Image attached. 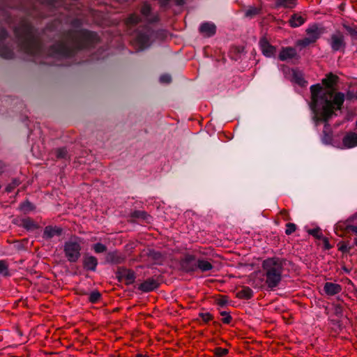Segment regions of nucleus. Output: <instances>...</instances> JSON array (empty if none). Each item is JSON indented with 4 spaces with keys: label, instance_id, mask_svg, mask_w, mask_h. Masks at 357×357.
<instances>
[{
    "label": "nucleus",
    "instance_id": "obj_1",
    "mask_svg": "<svg viewBox=\"0 0 357 357\" xmlns=\"http://www.w3.org/2000/svg\"><path fill=\"white\" fill-rule=\"evenodd\" d=\"M310 92V107L314 114L312 119L316 126H318L319 121L324 122L321 140L323 143L329 144L333 140V132L328 121L335 111L341 109L344 102V94L337 92L332 100L333 93L323 92L319 84L311 86Z\"/></svg>",
    "mask_w": 357,
    "mask_h": 357
},
{
    "label": "nucleus",
    "instance_id": "obj_2",
    "mask_svg": "<svg viewBox=\"0 0 357 357\" xmlns=\"http://www.w3.org/2000/svg\"><path fill=\"white\" fill-rule=\"evenodd\" d=\"M98 41V35L93 32L84 29L73 31L66 34L63 41L52 47L51 54L54 56H70L75 50L88 47Z\"/></svg>",
    "mask_w": 357,
    "mask_h": 357
},
{
    "label": "nucleus",
    "instance_id": "obj_3",
    "mask_svg": "<svg viewBox=\"0 0 357 357\" xmlns=\"http://www.w3.org/2000/svg\"><path fill=\"white\" fill-rule=\"evenodd\" d=\"M15 33L20 43L21 48L30 55H36L41 51V46L33 28L26 21H23L15 28Z\"/></svg>",
    "mask_w": 357,
    "mask_h": 357
},
{
    "label": "nucleus",
    "instance_id": "obj_4",
    "mask_svg": "<svg viewBox=\"0 0 357 357\" xmlns=\"http://www.w3.org/2000/svg\"><path fill=\"white\" fill-rule=\"evenodd\" d=\"M262 270L264 275L266 277L265 283L268 288L273 289L278 287L282 280V260L277 257L268 258L262 263Z\"/></svg>",
    "mask_w": 357,
    "mask_h": 357
},
{
    "label": "nucleus",
    "instance_id": "obj_5",
    "mask_svg": "<svg viewBox=\"0 0 357 357\" xmlns=\"http://www.w3.org/2000/svg\"><path fill=\"white\" fill-rule=\"evenodd\" d=\"M81 245L76 240L70 239L63 245V252L66 257L70 262H76L80 257Z\"/></svg>",
    "mask_w": 357,
    "mask_h": 357
},
{
    "label": "nucleus",
    "instance_id": "obj_6",
    "mask_svg": "<svg viewBox=\"0 0 357 357\" xmlns=\"http://www.w3.org/2000/svg\"><path fill=\"white\" fill-rule=\"evenodd\" d=\"M329 44L333 52H344L346 47L344 36L340 31H336L331 36Z\"/></svg>",
    "mask_w": 357,
    "mask_h": 357
},
{
    "label": "nucleus",
    "instance_id": "obj_7",
    "mask_svg": "<svg viewBox=\"0 0 357 357\" xmlns=\"http://www.w3.org/2000/svg\"><path fill=\"white\" fill-rule=\"evenodd\" d=\"M338 79H339V77L333 74L332 73H328V75H326V77L322 79V84L323 85H324L327 89H333L334 86L336 85V84L338 82ZM321 87H322L320 84H319ZM321 89H323V88H321ZM323 92H325V91H331L332 93H333V90H326V91H324L322 90ZM337 93H333V97H334V96ZM333 98H332L333 99Z\"/></svg>",
    "mask_w": 357,
    "mask_h": 357
},
{
    "label": "nucleus",
    "instance_id": "obj_8",
    "mask_svg": "<svg viewBox=\"0 0 357 357\" xmlns=\"http://www.w3.org/2000/svg\"><path fill=\"white\" fill-rule=\"evenodd\" d=\"M259 47L263 54L267 57H271L275 55L276 48L271 45L265 38L259 40Z\"/></svg>",
    "mask_w": 357,
    "mask_h": 357
},
{
    "label": "nucleus",
    "instance_id": "obj_9",
    "mask_svg": "<svg viewBox=\"0 0 357 357\" xmlns=\"http://www.w3.org/2000/svg\"><path fill=\"white\" fill-rule=\"evenodd\" d=\"M141 13L149 22H155L158 20V15L151 13V8L147 3L142 5Z\"/></svg>",
    "mask_w": 357,
    "mask_h": 357
},
{
    "label": "nucleus",
    "instance_id": "obj_10",
    "mask_svg": "<svg viewBox=\"0 0 357 357\" xmlns=\"http://www.w3.org/2000/svg\"><path fill=\"white\" fill-rule=\"evenodd\" d=\"M199 30L204 37H211L215 33L216 26L212 22H204L200 25Z\"/></svg>",
    "mask_w": 357,
    "mask_h": 357
},
{
    "label": "nucleus",
    "instance_id": "obj_11",
    "mask_svg": "<svg viewBox=\"0 0 357 357\" xmlns=\"http://www.w3.org/2000/svg\"><path fill=\"white\" fill-rule=\"evenodd\" d=\"M62 229L57 226H47L44 229L43 237L45 239H50L54 236H59L62 234Z\"/></svg>",
    "mask_w": 357,
    "mask_h": 357
},
{
    "label": "nucleus",
    "instance_id": "obj_12",
    "mask_svg": "<svg viewBox=\"0 0 357 357\" xmlns=\"http://www.w3.org/2000/svg\"><path fill=\"white\" fill-rule=\"evenodd\" d=\"M136 43L140 50H143L150 45V34L149 33H139L135 37Z\"/></svg>",
    "mask_w": 357,
    "mask_h": 357
},
{
    "label": "nucleus",
    "instance_id": "obj_13",
    "mask_svg": "<svg viewBox=\"0 0 357 357\" xmlns=\"http://www.w3.org/2000/svg\"><path fill=\"white\" fill-rule=\"evenodd\" d=\"M342 144L347 149L357 146V134L353 132H348L342 139Z\"/></svg>",
    "mask_w": 357,
    "mask_h": 357
},
{
    "label": "nucleus",
    "instance_id": "obj_14",
    "mask_svg": "<svg viewBox=\"0 0 357 357\" xmlns=\"http://www.w3.org/2000/svg\"><path fill=\"white\" fill-rule=\"evenodd\" d=\"M297 52L295 48L291 47H283L279 54L280 61H286L287 59L296 57Z\"/></svg>",
    "mask_w": 357,
    "mask_h": 357
},
{
    "label": "nucleus",
    "instance_id": "obj_15",
    "mask_svg": "<svg viewBox=\"0 0 357 357\" xmlns=\"http://www.w3.org/2000/svg\"><path fill=\"white\" fill-rule=\"evenodd\" d=\"M196 262L197 259L194 256H187L182 263L183 268L187 272L195 271L197 269Z\"/></svg>",
    "mask_w": 357,
    "mask_h": 357
},
{
    "label": "nucleus",
    "instance_id": "obj_16",
    "mask_svg": "<svg viewBox=\"0 0 357 357\" xmlns=\"http://www.w3.org/2000/svg\"><path fill=\"white\" fill-rule=\"evenodd\" d=\"M158 287V282L153 278H149L143 282L139 287V289L144 292L151 291Z\"/></svg>",
    "mask_w": 357,
    "mask_h": 357
},
{
    "label": "nucleus",
    "instance_id": "obj_17",
    "mask_svg": "<svg viewBox=\"0 0 357 357\" xmlns=\"http://www.w3.org/2000/svg\"><path fill=\"white\" fill-rule=\"evenodd\" d=\"M325 293L328 296H333L342 291V287L339 284L326 282L324 287Z\"/></svg>",
    "mask_w": 357,
    "mask_h": 357
},
{
    "label": "nucleus",
    "instance_id": "obj_18",
    "mask_svg": "<svg viewBox=\"0 0 357 357\" xmlns=\"http://www.w3.org/2000/svg\"><path fill=\"white\" fill-rule=\"evenodd\" d=\"M306 33L307 37L312 39L313 42H316L317 40L320 37L321 31L317 25H312L306 29Z\"/></svg>",
    "mask_w": 357,
    "mask_h": 357
},
{
    "label": "nucleus",
    "instance_id": "obj_19",
    "mask_svg": "<svg viewBox=\"0 0 357 357\" xmlns=\"http://www.w3.org/2000/svg\"><path fill=\"white\" fill-rule=\"evenodd\" d=\"M83 264L85 269L94 271L98 265V260L93 256H89L84 258Z\"/></svg>",
    "mask_w": 357,
    "mask_h": 357
},
{
    "label": "nucleus",
    "instance_id": "obj_20",
    "mask_svg": "<svg viewBox=\"0 0 357 357\" xmlns=\"http://www.w3.org/2000/svg\"><path fill=\"white\" fill-rule=\"evenodd\" d=\"M305 22V18H303L300 14L296 13L291 16L289 20V24L290 26L296 28L301 26Z\"/></svg>",
    "mask_w": 357,
    "mask_h": 357
},
{
    "label": "nucleus",
    "instance_id": "obj_21",
    "mask_svg": "<svg viewBox=\"0 0 357 357\" xmlns=\"http://www.w3.org/2000/svg\"><path fill=\"white\" fill-rule=\"evenodd\" d=\"M196 266L197 269L200 270L202 272L211 271L213 267L211 262L204 259H197Z\"/></svg>",
    "mask_w": 357,
    "mask_h": 357
},
{
    "label": "nucleus",
    "instance_id": "obj_22",
    "mask_svg": "<svg viewBox=\"0 0 357 357\" xmlns=\"http://www.w3.org/2000/svg\"><path fill=\"white\" fill-rule=\"evenodd\" d=\"M121 277L127 284L133 283L135 279V273L130 270H123L121 273Z\"/></svg>",
    "mask_w": 357,
    "mask_h": 357
},
{
    "label": "nucleus",
    "instance_id": "obj_23",
    "mask_svg": "<svg viewBox=\"0 0 357 357\" xmlns=\"http://www.w3.org/2000/svg\"><path fill=\"white\" fill-rule=\"evenodd\" d=\"M297 1L298 0H277L275 5L277 7L293 8L296 6Z\"/></svg>",
    "mask_w": 357,
    "mask_h": 357
},
{
    "label": "nucleus",
    "instance_id": "obj_24",
    "mask_svg": "<svg viewBox=\"0 0 357 357\" xmlns=\"http://www.w3.org/2000/svg\"><path fill=\"white\" fill-rule=\"evenodd\" d=\"M22 225L27 230H35L38 229L37 224L31 218H27L22 220Z\"/></svg>",
    "mask_w": 357,
    "mask_h": 357
},
{
    "label": "nucleus",
    "instance_id": "obj_25",
    "mask_svg": "<svg viewBox=\"0 0 357 357\" xmlns=\"http://www.w3.org/2000/svg\"><path fill=\"white\" fill-rule=\"evenodd\" d=\"M261 10V7L258 6H250L249 7L245 12V16L249 18H252L255 16L260 14Z\"/></svg>",
    "mask_w": 357,
    "mask_h": 357
},
{
    "label": "nucleus",
    "instance_id": "obj_26",
    "mask_svg": "<svg viewBox=\"0 0 357 357\" xmlns=\"http://www.w3.org/2000/svg\"><path fill=\"white\" fill-rule=\"evenodd\" d=\"M253 296L252 290L248 287H243L238 293V296L240 298L250 299Z\"/></svg>",
    "mask_w": 357,
    "mask_h": 357
},
{
    "label": "nucleus",
    "instance_id": "obj_27",
    "mask_svg": "<svg viewBox=\"0 0 357 357\" xmlns=\"http://www.w3.org/2000/svg\"><path fill=\"white\" fill-rule=\"evenodd\" d=\"M0 56L5 59H10L13 53L9 48L0 45Z\"/></svg>",
    "mask_w": 357,
    "mask_h": 357
},
{
    "label": "nucleus",
    "instance_id": "obj_28",
    "mask_svg": "<svg viewBox=\"0 0 357 357\" xmlns=\"http://www.w3.org/2000/svg\"><path fill=\"white\" fill-rule=\"evenodd\" d=\"M107 261L114 264H120L123 259L119 257L116 252H110L107 255Z\"/></svg>",
    "mask_w": 357,
    "mask_h": 357
},
{
    "label": "nucleus",
    "instance_id": "obj_29",
    "mask_svg": "<svg viewBox=\"0 0 357 357\" xmlns=\"http://www.w3.org/2000/svg\"><path fill=\"white\" fill-rule=\"evenodd\" d=\"M140 21V17L136 14H132L126 20V24L128 26L135 25Z\"/></svg>",
    "mask_w": 357,
    "mask_h": 357
},
{
    "label": "nucleus",
    "instance_id": "obj_30",
    "mask_svg": "<svg viewBox=\"0 0 357 357\" xmlns=\"http://www.w3.org/2000/svg\"><path fill=\"white\" fill-rule=\"evenodd\" d=\"M101 297V294L98 291H92L89 297V300L91 303H97Z\"/></svg>",
    "mask_w": 357,
    "mask_h": 357
},
{
    "label": "nucleus",
    "instance_id": "obj_31",
    "mask_svg": "<svg viewBox=\"0 0 357 357\" xmlns=\"http://www.w3.org/2000/svg\"><path fill=\"white\" fill-rule=\"evenodd\" d=\"M337 227H338L341 229H346V230L349 229V230L352 231L353 232H354L356 234H357V226L351 225L344 226V223L339 222L337 225Z\"/></svg>",
    "mask_w": 357,
    "mask_h": 357
},
{
    "label": "nucleus",
    "instance_id": "obj_32",
    "mask_svg": "<svg viewBox=\"0 0 357 357\" xmlns=\"http://www.w3.org/2000/svg\"><path fill=\"white\" fill-rule=\"evenodd\" d=\"M0 275L3 276L8 275V268L6 262L3 260H0Z\"/></svg>",
    "mask_w": 357,
    "mask_h": 357
},
{
    "label": "nucleus",
    "instance_id": "obj_33",
    "mask_svg": "<svg viewBox=\"0 0 357 357\" xmlns=\"http://www.w3.org/2000/svg\"><path fill=\"white\" fill-rule=\"evenodd\" d=\"M293 77L296 83H298L299 85H303L305 81L304 80L303 75L298 72L294 71L293 72Z\"/></svg>",
    "mask_w": 357,
    "mask_h": 357
},
{
    "label": "nucleus",
    "instance_id": "obj_34",
    "mask_svg": "<svg viewBox=\"0 0 357 357\" xmlns=\"http://www.w3.org/2000/svg\"><path fill=\"white\" fill-rule=\"evenodd\" d=\"M20 209L23 212L27 213V212H29V211H32L33 209V205H32V204L31 202H25L21 204Z\"/></svg>",
    "mask_w": 357,
    "mask_h": 357
},
{
    "label": "nucleus",
    "instance_id": "obj_35",
    "mask_svg": "<svg viewBox=\"0 0 357 357\" xmlns=\"http://www.w3.org/2000/svg\"><path fill=\"white\" fill-rule=\"evenodd\" d=\"M286 230L285 234L287 235H291L292 233H294L296 229V225L294 223H287L286 225Z\"/></svg>",
    "mask_w": 357,
    "mask_h": 357
},
{
    "label": "nucleus",
    "instance_id": "obj_36",
    "mask_svg": "<svg viewBox=\"0 0 357 357\" xmlns=\"http://www.w3.org/2000/svg\"><path fill=\"white\" fill-rule=\"evenodd\" d=\"M338 250L344 253H347L351 250V247H349L345 242H340L337 245Z\"/></svg>",
    "mask_w": 357,
    "mask_h": 357
},
{
    "label": "nucleus",
    "instance_id": "obj_37",
    "mask_svg": "<svg viewBox=\"0 0 357 357\" xmlns=\"http://www.w3.org/2000/svg\"><path fill=\"white\" fill-rule=\"evenodd\" d=\"M93 250L96 253H102L106 251L107 248L105 245L98 243L93 245Z\"/></svg>",
    "mask_w": 357,
    "mask_h": 357
},
{
    "label": "nucleus",
    "instance_id": "obj_38",
    "mask_svg": "<svg viewBox=\"0 0 357 357\" xmlns=\"http://www.w3.org/2000/svg\"><path fill=\"white\" fill-rule=\"evenodd\" d=\"M20 182L19 180L17 179H14L10 183H9L6 188V190L8 192H11L15 188H16L17 186H18L20 185Z\"/></svg>",
    "mask_w": 357,
    "mask_h": 357
},
{
    "label": "nucleus",
    "instance_id": "obj_39",
    "mask_svg": "<svg viewBox=\"0 0 357 357\" xmlns=\"http://www.w3.org/2000/svg\"><path fill=\"white\" fill-rule=\"evenodd\" d=\"M314 43V42H313L312 40V39L310 38V37L307 36L304 39L298 40L297 44H298V45H300V46H302V47H306V46L309 45L310 44Z\"/></svg>",
    "mask_w": 357,
    "mask_h": 357
},
{
    "label": "nucleus",
    "instance_id": "obj_40",
    "mask_svg": "<svg viewBox=\"0 0 357 357\" xmlns=\"http://www.w3.org/2000/svg\"><path fill=\"white\" fill-rule=\"evenodd\" d=\"M56 155L58 158H64L67 155V150L65 148H59L56 150Z\"/></svg>",
    "mask_w": 357,
    "mask_h": 357
},
{
    "label": "nucleus",
    "instance_id": "obj_41",
    "mask_svg": "<svg viewBox=\"0 0 357 357\" xmlns=\"http://www.w3.org/2000/svg\"><path fill=\"white\" fill-rule=\"evenodd\" d=\"M199 316L205 323L210 321L213 319L212 314H210L209 312L199 313Z\"/></svg>",
    "mask_w": 357,
    "mask_h": 357
},
{
    "label": "nucleus",
    "instance_id": "obj_42",
    "mask_svg": "<svg viewBox=\"0 0 357 357\" xmlns=\"http://www.w3.org/2000/svg\"><path fill=\"white\" fill-rule=\"evenodd\" d=\"M309 234L316 237L317 238L321 239L322 238V234L319 229H313L309 230Z\"/></svg>",
    "mask_w": 357,
    "mask_h": 357
},
{
    "label": "nucleus",
    "instance_id": "obj_43",
    "mask_svg": "<svg viewBox=\"0 0 357 357\" xmlns=\"http://www.w3.org/2000/svg\"><path fill=\"white\" fill-rule=\"evenodd\" d=\"M227 353L228 350L227 349L218 347L215 349V354L217 357H222L225 356Z\"/></svg>",
    "mask_w": 357,
    "mask_h": 357
},
{
    "label": "nucleus",
    "instance_id": "obj_44",
    "mask_svg": "<svg viewBox=\"0 0 357 357\" xmlns=\"http://www.w3.org/2000/svg\"><path fill=\"white\" fill-rule=\"evenodd\" d=\"M343 26L351 36L357 35V29L346 24H344Z\"/></svg>",
    "mask_w": 357,
    "mask_h": 357
},
{
    "label": "nucleus",
    "instance_id": "obj_45",
    "mask_svg": "<svg viewBox=\"0 0 357 357\" xmlns=\"http://www.w3.org/2000/svg\"><path fill=\"white\" fill-rule=\"evenodd\" d=\"M160 80L162 83H169L171 82V77L168 75H162Z\"/></svg>",
    "mask_w": 357,
    "mask_h": 357
},
{
    "label": "nucleus",
    "instance_id": "obj_46",
    "mask_svg": "<svg viewBox=\"0 0 357 357\" xmlns=\"http://www.w3.org/2000/svg\"><path fill=\"white\" fill-rule=\"evenodd\" d=\"M322 239H323V242H324L325 248L326 250L331 249L332 248V246L329 243L328 239L327 238H326V237L322 238Z\"/></svg>",
    "mask_w": 357,
    "mask_h": 357
},
{
    "label": "nucleus",
    "instance_id": "obj_47",
    "mask_svg": "<svg viewBox=\"0 0 357 357\" xmlns=\"http://www.w3.org/2000/svg\"><path fill=\"white\" fill-rule=\"evenodd\" d=\"M8 36V33L6 30L1 29L0 31V40H4Z\"/></svg>",
    "mask_w": 357,
    "mask_h": 357
},
{
    "label": "nucleus",
    "instance_id": "obj_48",
    "mask_svg": "<svg viewBox=\"0 0 357 357\" xmlns=\"http://www.w3.org/2000/svg\"><path fill=\"white\" fill-rule=\"evenodd\" d=\"M222 322L224 324H229L231 321V317L229 314H227V316L224 317V318L222 319Z\"/></svg>",
    "mask_w": 357,
    "mask_h": 357
},
{
    "label": "nucleus",
    "instance_id": "obj_49",
    "mask_svg": "<svg viewBox=\"0 0 357 357\" xmlns=\"http://www.w3.org/2000/svg\"><path fill=\"white\" fill-rule=\"evenodd\" d=\"M159 1L162 6H165L168 4L169 0H159Z\"/></svg>",
    "mask_w": 357,
    "mask_h": 357
},
{
    "label": "nucleus",
    "instance_id": "obj_50",
    "mask_svg": "<svg viewBox=\"0 0 357 357\" xmlns=\"http://www.w3.org/2000/svg\"><path fill=\"white\" fill-rule=\"evenodd\" d=\"M335 312L336 314H340L342 312V309L340 306H336Z\"/></svg>",
    "mask_w": 357,
    "mask_h": 357
},
{
    "label": "nucleus",
    "instance_id": "obj_51",
    "mask_svg": "<svg viewBox=\"0 0 357 357\" xmlns=\"http://www.w3.org/2000/svg\"><path fill=\"white\" fill-rule=\"evenodd\" d=\"M4 165L0 162V174L3 172Z\"/></svg>",
    "mask_w": 357,
    "mask_h": 357
},
{
    "label": "nucleus",
    "instance_id": "obj_52",
    "mask_svg": "<svg viewBox=\"0 0 357 357\" xmlns=\"http://www.w3.org/2000/svg\"><path fill=\"white\" fill-rule=\"evenodd\" d=\"M177 5H182L184 3L183 0H176Z\"/></svg>",
    "mask_w": 357,
    "mask_h": 357
},
{
    "label": "nucleus",
    "instance_id": "obj_53",
    "mask_svg": "<svg viewBox=\"0 0 357 357\" xmlns=\"http://www.w3.org/2000/svg\"><path fill=\"white\" fill-rule=\"evenodd\" d=\"M227 314H228L227 312H221V315H222V316L225 317V316H227Z\"/></svg>",
    "mask_w": 357,
    "mask_h": 357
},
{
    "label": "nucleus",
    "instance_id": "obj_54",
    "mask_svg": "<svg viewBox=\"0 0 357 357\" xmlns=\"http://www.w3.org/2000/svg\"><path fill=\"white\" fill-rule=\"evenodd\" d=\"M136 357H148L147 356H144V355H142V354H137L136 356Z\"/></svg>",
    "mask_w": 357,
    "mask_h": 357
},
{
    "label": "nucleus",
    "instance_id": "obj_55",
    "mask_svg": "<svg viewBox=\"0 0 357 357\" xmlns=\"http://www.w3.org/2000/svg\"><path fill=\"white\" fill-rule=\"evenodd\" d=\"M354 244L357 246V238H354Z\"/></svg>",
    "mask_w": 357,
    "mask_h": 357
}]
</instances>
